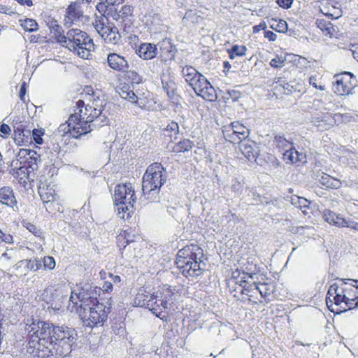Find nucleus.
<instances>
[{
	"mask_svg": "<svg viewBox=\"0 0 358 358\" xmlns=\"http://www.w3.org/2000/svg\"><path fill=\"white\" fill-rule=\"evenodd\" d=\"M26 330L31 337L29 344L34 348L37 343L38 350L47 357L67 356L78 337L74 329L33 319L26 324Z\"/></svg>",
	"mask_w": 358,
	"mask_h": 358,
	"instance_id": "1",
	"label": "nucleus"
},
{
	"mask_svg": "<svg viewBox=\"0 0 358 358\" xmlns=\"http://www.w3.org/2000/svg\"><path fill=\"white\" fill-rule=\"evenodd\" d=\"M85 103L83 100H78L76 102L77 109L78 112L75 111L74 114H71L66 123L62 124L59 129V131L66 133V129H68L66 133L72 138H78L82 135H85L92 130V127H99L102 124L100 122H96V117H94V110L87 103L85 106V110H83Z\"/></svg>",
	"mask_w": 358,
	"mask_h": 358,
	"instance_id": "2",
	"label": "nucleus"
},
{
	"mask_svg": "<svg viewBox=\"0 0 358 358\" xmlns=\"http://www.w3.org/2000/svg\"><path fill=\"white\" fill-rule=\"evenodd\" d=\"M202 252L197 245L186 246L178 252L176 264L184 276L192 280L203 273L202 264H205L198 257L203 255Z\"/></svg>",
	"mask_w": 358,
	"mask_h": 358,
	"instance_id": "3",
	"label": "nucleus"
},
{
	"mask_svg": "<svg viewBox=\"0 0 358 358\" xmlns=\"http://www.w3.org/2000/svg\"><path fill=\"white\" fill-rule=\"evenodd\" d=\"M166 178V170L161 164L155 162L147 168L142 181V192L146 200L153 202L159 199V189Z\"/></svg>",
	"mask_w": 358,
	"mask_h": 358,
	"instance_id": "4",
	"label": "nucleus"
},
{
	"mask_svg": "<svg viewBox=\"0 0 358 358\" xmlns=\"http://www.w3.org/2000/svg\"><path fill=\"white\" fill-rule=\"evenodd\" d=\"M182 73L196 95L208 101H213L217 99V94L213 87L205 76L193 66H185L182 68Z\"/></svg>",
	"mask_w": 358,
	"mask_h": 358,
	"instance_id": "5",
	"label": "nucleus"
},
{
	"mask_svg": "<svg viewBox=\"0 0 358 358\" xmlns=\"http://www.w3.org/2000/svg\"><path fill=\"white\" fill-rule=\"evenodd\" d=\"M63 46L76 52L80 58L89 59L94 49L92 39L87 34L78 29L69 30Z\"/></svg>",
	"mask_w": 358,
	"mask_h": 358,
	"instance_id": "6",
	"label": "nucleus"
},
{
	"mask_svg": "<svg viewBox=\"0 0 358 358\" xmlns=\"http://www.w3.org/2000/svg\"><path fill=\"white\" fill-rule=\"evenodd\" d=\"M110 307L103 303H96L94 305L89 306L87 310H80V316L83 320V324L86 327L93 328L94 327L103 326L108 319L110 313Z\"/></svg>",
	"mask_w": 358,
	"mask_h": 358,
	"instance_id": "7",
	"label": "nucleus"
},
{
	"mask_svg": "<svg viewBox=\"0 0 358 358\" xmlns=\"http://www.w3.org/2000/svg\"><path fill=\"white\" fill-rule=\"evenodd\" d=\"M174 293L169 288H162L154 293L153 301H156L155 306L149 307V310L157 317L162 320H167V315L163 310L170 309L173 304V296Z\"/></svg>",
	"mask_w": 358,
	"mask_h": 358,
	"instance_id": "8",
	"label": "nucleus"
},
{
	"mask_svg": "<svg viewBox=\"0 0 358 358\" xmlns=\"http://www.w3.org/2000/svg\"><path fill=\"white\" fill-rule=\"evenodd\" d=\"M333 83L334 92L340 96L352 94L353 89L357 86L355 76L348 71H344L334 76Z\"/></svg>",
	"mask_w": 358,
	"mask_h": 358,
	"instance_id": "9",
	"label": "nucleus"
},
{
	"mask_svg": "<svg viewBox=\"0 0 358 358\" xmlns=\"http://www.w3.org/2000/svg\"><path fill=\"white\" fill-rule=\"evenodd\" d=\"M97 295V287L92 285L85 284L83 285L78 294L76 298L80 302V308L81 310H87V307L91 305H94L98 302Z\"/></svg>",
	"mask_w": 358,
	"mask_h": 358,
	"instance_id": "10",
	"label": "nucleus"
},
{
	"mask_svg": "<svg viewBox=\"0 0 358 358\" xmlns=\"http://www.w3.org/2000/svg\"><path fill=\"white\" fill-rule=\"evenodd\" d=\"M88 4H84L80 1L72 2L66 10L64 17V26L70 27L75 22L80 20L83 17L84 10Z\"/></svg>",
	"mask_w": 358,
	"mask_h": 358,
	"instance_id": "11",
	"label": "nucleus"
},
{
	"mask_svg": "<svg viewBox=\"0 0 358 358\" xmlns=\"http://www.w3.org/2000/svg\"><path fill=\"white\" fill-rule=\"evenodd\" d=\"M353 285L348 282L345 290V294L340 299L342 300L341 306L345 311L352 309L358 306V282Z\"/></svg>",
	"mask_w": 358,
	"mask_h": 358,
	"instance_id": "12",
	"label": "nucleus"
},
{
	"mask_svg": "<svg viewBox=\"0 0 358 358\" xmlns=\"http://www.w3.org/2000/svg\"><path fill=\"white\" fill-rule=\"evenodd\" d=\"M136 202V196L131 183L120 184L115 186L114 193V203Z\"/></svg>",
	"mask_w": 358,
	"mask_h": 358,
	"instance_id": "13",
	"label": "nucleus"
},
{
	"mask_svg": "<svg viewBox=\"0 0 358 358\" xmlns=\"http://www.w3.org/2000/svg\"><path fill=\"white\" fill-rule=\"evenodd\" d=\"M93 99L90 100V107L94 110V117H96V122H100L103 125L107 124L108 120L105 113L103 114V111L106 106L107 101L104 96H100L96 95L94 93L92 94Z\"/></svg>",
	"mask_w": 358,
	"mask_h": 358,
	"instance_id": "14",
	"label": "nucleus"
},
{
	"mask_svg": "<svg viewBox=\"0 0 358 358\" xmlns=\"http://www.w3.org/2000/svg\"><path fill=\"white\" fill-rule=\"evenodd\" d=\"M239 149L241 153L250 162L255 161L259 152L257 143L250 139L241 141Z\"/></svg>",
	"mask_w": 358,
	"mask_h": 358,
	"instance_id": "15",
	"label": "nucleus"
},
{
	"mask_svg": "<svg viewBox=\"0 0 358 358\" xmlns=\"http://www.w3.org/2000/svg\"><path fill=\"white\" fill-rule=\"evenodd\" d=\"M338 282L334 283L331 285V290L334 291L336 295H334V303L336 306H342V300H340L339 298L342 297L345 294L344 289L346 288L348 282H352L355 283H357V280L352 279H345V278H336Z\"/></svg>",
	"mask_w": 358,
	"mask_h": 358,
	"instance_id": "16",
	"label": "nucleus"
},
{
	"mask_svg": "<svg viewBox=\"0 0 358 358\" xmlns=\"http://www.w3.org/2000/svg\"><path fill=\"white\" fill-rule=\"evenodd\" d=\"M108 66L114 71L125 72L129 68L127 60L117 53H109L107 57Z\"/></svg>",
	"mask_w": 358,
	"mask_h": 358,
	"instance_id": "17",
	"label": "nucleus"
},
{
	"mask_svg": "<svg viewBox=\"0 0 358 358\" xmlns=\"http://www.w3.org/2000/svg\"><path fill=\"white\" fill-rule=\"evenodd\" d=\"M47 292L50 294V303L51 306H54V308L59 309L62 307V304L67 300L66 292L62 287L57 289H48Z\"/></svg>",
	"mask_w": 358,
	"mask_h": 358,
	"instance_id": "18",
	"label": "nucleus"
},
{
	"mask_svg": "<svg viewBox=\"0 0 358 358\" xmlns=\"http://www.w3.org/2000/svg\"><path fill=\"white\" fill-rule=\"evenodd\" d=\"M157 46L150 43H141L136 49V54L143 59L148 60L153 59L157 55Z\"/></svg>",
	"mask_w": 358,
	"mask_h": 358,
	"instance_id": "19",
	"label": "nucleus"
},
{
	"mask_svg": "<svg viewBox=\"0 0 358 358\" xmlns=\"http://www.w3.org/2000/svg\"><path fill=\"white\" fill-rule=\"evenodd\" d=\"M0 203L17 209V201L10 187H3L0 189Z\"/></svg>",
	"mask_w": 358,
	"mask_h": 358,
	"instance_id": "20",
	"label": "nucleus"
},
{
	"mask_svg": "<svg viewBox=\"0 0 358 358\" xmlns=\"http://www.w3.org/2000/svg\"><path fill=\"white\" fill-rule=\"evenodd\" d=\"M154 293L139 292L134 300V303L136 306L145 307L149 309V307L155 306L156 303V301L152 299Z\"/></svg>",
	"mask_w": 358,
	"mask_h": 358,
	"instance_id": "21",
	"label": "nucleus"
},
{
	"mask_svg": "<svg viewBox=\"0 0 358 358\" xmlns=\"http://www.w3.org/2000/svg\"><path fill=\"white\" fill-rule=\"evenodd\" d=\"M322 217L329 224L336 225L338 227H344L345 224H346V219L329 209L324 210Z\"/></svg>",
	"mask_w": 358,
	"mask_h": 358,
	"instance_id": "22",
	"label": "nucleus"
},
{
	"mask_svg": "<svg viewBox=\"0 0 358 358\" xmlns=\"http://www.w3.org/2000/svg\"><path fill=\"white\" fill-rule=\"evenodd\" d=\"M68 131V129H66V132ZM63 134H56L52 141V147H48V149L50 150V152L47 155V159L50 161V162H52L55 158L57 157V155L60 152L61 150V146L59 143V141L61 140L62 136H69V137H71L69 135V133H64L62 131Z\"/></svg>",
	"mask_w": 358,
	"mask_h": 358,
	"instance_id": "23",
	"label": "nucleus"
},
{
	"mask_svg": "<svg viewBox=\"0 0 358 358\" xmlns=\"http://www.w3.org/2000/svg\"><path fill=\"white\" fill-rule=\"evenodd\" d=\"M27 155L29 156V166L34 171L38 169V164L42 160L47 159L48 152L41 153L32 150H26Z\"/></svg>",
	"mask_w": 358,
	"mask_h": 358,
	"instance_id": "24",
	"label": "nucleus"
},
{
	"mask_svg": "<svg viewBox=\"0 0 358 358\" xmlns=\"http://www.w3.org/2000/svg\"><path fill=\"white\" fill-rule=\"evenodd\" d=\"M132 201L128 202L115 203L117 214L124 220L131 217V214L134 212V203Z\"/></svg>",
	"mask_w": 358,
	"mask_h": 358,
	"instance_id": "25",
	"label": "nucleus"
},
{
	"mask_svg": "<svg viewBox=\"0 0 358 358\" xmlns=\"http://www.w3.org/2000/svg\"><path fill=\"white\" fill-rule=\"evenodd\" d=\"M50 29L52 37L56 39L57 43H61L63 45L66 38V36L62 34V27L57 24V21H54L51 22Z\"/></svg>",
	"mask_w": 358,
	"mask_h": 358,
	"instance_id": "26",
	"label": "nucleus"
},
{
	"mask_svg": "<svg viewBox=\"0 0 358 358\" xmlns=\"http://www.w3.org/2000/svg\"><path fill=\"white\" fill-rule=\"evenodd\" d=\"M102 38L106 43L116 45L120 42L121 36L119 34L118 29L116 27H110L109 30L106 32Z\"/></svg>",
	"mask_w": 358,
	"mask_h": 358,
	"instance_id": "27",
	"label": "nucleus"
},
{
	"mask_svg": "<svg viewBox=\"0 0 358 358\" xmlns=\"http://www.w3.org/2000/svg\"><path fill=\"white\" fill-rule=\"evenodd\" d=\"M163 134L165 136H169L171 141L173 139H177V136L179 134V126L177 122L172 121L167 124L166 128L163 130Z\"/></svg>",
	"mask_w": 358,
	"mask_h": 358,
	"instance_id": "28",
	"label": "nucleus"
},
{
	"mask_svg": "<svg viewBox=\"0 0 358 358\" xmlns=\"http://www.w3.org/2000/svg\"><path fill=\"white\" fill-rule=\"evenodd\" d=\"M194 146V143L189 139H183L176 143L173 148V152H188L192 149Z\"/></svg>",
	"mask_w": 358,
	"mask_h": 358,
	"instance_id": "29",
	"label": "nucleus"
},
{
	"mask_svg": "<svg viewBox=\"0 0 358 358\" xmlns=\"http://www.w3.org/2000/svg\"><path fill=\"white\" fill-rule=\"evenodd\" d=\"M270 27L280 33H285L287 31V24L286 21L281 19L272 18L268 21Z\"/></svg>",
	"mask_w": 358,
	"mask_h": 358,
	"instance_id": "30",
	"label": "nucleus"
},
{
	"mask_svg": "<svg viewBox=\"0 0 358 358\" xmlns=\"http://www.w3.org/2000/svg\"><path fill=\"white\" fill-rule=\"evenodd\" d=\"M231 127L233 128L234 132H235L239 137V140L243 141L247 140L249 132L248 130L242 124L238 122H234L231 123Z\"/></svg>",
	"mask_w": 358,
	"mask_h": 358,
	"instance_id": "31",
	"label": "nucleus"
},
{
	"mask_svg": "<svg viewBox=\"0 0 358 358\" xmlns=\"http://www.w3.org/2000/svg\"><path fill=\"white\" fill-rule=\"evenodd\" d=\"M234 130H233V128L231 127V125L224 127V129H222L224 138L226 141L230 143H240L241 141L239 140V137L235 132H234Z\"/></svg>",
	"mask_w": 358,
	"mask_h": 358,
	"instance_id": "32",
	"label": "nucleus"
},
{
	"mask_svg": "<svg viewBox=\"0 0 358 358\" xmlns=\"http://www.w3.org/2000/svg\"><path fill=\"white\" fill-rule=\"evenodd\" d=\"M247 48L245 45H234L230 49L227 50L229 57L231 59H235L236 57H241L245 55Z\"/></svg>",
	"mask_w": 358,
	"mask_h": 358,
	"instance_id": "33",
	"label": "nucleus"
},
{
	"mask_svg": "<svg viewBox=\"0 0 358 358\" xmlns=\"http://www.w3.org/2000/svg\"><path fill=\"white\" fill-rule=\"evenodd\" d=\"M133 12V8L131 6L129 5H124L122 6L121 9L118 11L114 13L113 17L114 20L118 21L119 20H124L125 17H127L128 16L131 15Z\"/></svg>",
	"mask_w": 358,
	"mask_h": 358,
	"instance_id": "34",
	"label": "nucleus"
},
{
	"mask_svg": "<svg viewBox=\"0 0 358 358\" xmlns=\"http://www.w3.org/2000/svg\"><path fill=\"white\" fill-rule=\"evenodd\" d=\"M322 185L327 188H338L340 186V182L331 177L329 175L325 174L322 176L320 180Z\"/></svg>",
	"mask_w": 358,
	"mask_h": 358,
	"instance_id": "35",
	"label": "nucleus"
},
{
	"mask_svg": "<svg viewBox=\"0 0 358 358\" xmlns=\"http://www.w3.org/2000/svg\"><path fill=\"white\" fill-rule=\"evenodd\" d=\"M255 289H257L262 297H266L273 292V287L268 283L253 282Z\"/></svg>",
	"mask_w": 358,
	"mask_h": 358,
	"instance_id": "36",
	"label": "nucleus"
},
{
	"mask_svg": "<svg viewBox=\"0 0 358 358\" xmlns=\"http://www.w3.org/2000/svg\"><path fill=\"white\" fill-rule=\"evenodd\" d=\"M273 142L277 148L280 150H285V151L292 146V143L288 140L280 135H277L274 137Z\"/></svg>",
	"mask_w": 358,
	"mask_h": 358,
	"instance_id": "37",
	"label": "nucleus"
},
{
	"mask_svg": "<svg viewBox=\"0 0 358 358\" xmlns=\"http://www.w3.org/2000/svg\"><path fill=\"white\" fill-rule=\"evenodd\" d=\"M20 25L27 31L33 32L38 29V24L35 20L27 18L24 20H20Z\"/></svg>",
	"mask_w": 358,
	"mask_h": 358,
	"instance_id": "38",
	"label": "nucleus"
},
{
	"mask_svg": "<svg viewBox=\"0 0 358 358\" xmlns=\"http://www.w3.org/2000/svg\"><path fill=\"white\" fill-rule=\"evenodd\" d=\"M296 149L292 148V146L289 149H287L282 153L283 160L286 164H293L296 163V158L295 157Z\"/></svg>",
	"mask_w": 358,
	"mask_h": 358,
	"instance_id": "39",
	"label": "nucleus"
},
{
	"mask_svg": "<svg viewBox=\"0 0 358 358\" xmlns=\"http://www.w3.org/2000/svg\"><path fill=\"white\" fill-rule=\"evenodd\" d=\"M14 252L13 249L7 250L0 257V262L2 264L10 265L13 263Z\"/></svg>",
	"mask_w": 358,
	"mask_h": 358,
	"instance_id": "40",
	"label": "nucleus"
},
{
	"mask_svg": "<svg viewBox=\"0 0 358 358\" xmlns=\"http://www.w3.org/2000/svg\"><path fill=\"white\" fill-rule=\"evenodd\" d=\"M26 265L25 267L29 271H36L40 269L42 266V264L41 261L38 259H29L25 260Z\"/></svg>",
	"mask_w": 358,
	"mask_h": 358,
	"instance_id": "41",
	"label": "nucleus"
},
{
	"mask_svg": "<svg viewBox=\"0 0 358 358\" xmlns=\"http://www.w3.org/2000/svg\"><path fill=\"white\" fill-rule=\"evenodd\" d=\"M94 29L97 33L103 38L110 27L105 26L103 19L96 20L94 23Z\"/></svg>",
	"mask_w": 358,
	"mask_h": 358,
	"instance_id": "42",
	"label": "nucleus"
},
{
	"mask_svg": "<svg viewBox=\"0 0 358 358\" xmlns=\"http://www.w3.org/2000/svg\"><path fill=\"white\" fill-rule=\"evenodd\" d=\"M126 72V78L128 80H130L132 83L138 84L141 81V78L138 75V73H136L134 71H127Z\"/></svg>",
	"mask_w": 358,
	"mask_h": 358,
	"instance_id": "43",
	"label": "nucleus"
},
{
	"mask_svg": "<svg viewBox=\"0 0 358 358\" xmlns=\"http://www.w3.org/2000/svg\"><path fill=\"white\" fill-rule=\"evenodd\" d=\"M43 265L45 269L52 270L55 267V260L52 257L46 256L43 259Z\"/></svg>",
	"mask_w": 358,
	"mask_h": 358,
	"instance_id": "44",
	"label": "nucleus"
},
{
	"mask_svg": "<svg viewBox=\"0 0 358 358\" xmlns=\"http://www.w3.org/2000/svg\"><path fill=\"white\" fill-rule=\"evenodd\" d=\"M285 63V59L282 57L276 56L273 59H272L270 62V65L275 69L282 68L284 66Z\"/></svg>",
	"mask_w": 358,
	"mask_h": 358,
	"instance_id": "45",
	"label": "nucleus"
},
{
	"mask_svg": "<svg viewBox=\"0 0 358 358\" xmlns=\"http://www.w3.org/2000/svg\"><path fill=\"white\" fill-rule=\"evenodd\" d=\"M124 241V243L129 244L130 243H132L134 241L133 239L130 238V236L126 234L125 231H124L123 234H120L117 237V242L118 247H121L122 242Z\"/></svg>",
	"mask_w": 358,
	"mask_h": 358,
	"instance_id": "46",
	"label": "nucleus"
},
{
	"mask_svg": "<svg viewBox=\"0 0 358 358\" xmlns=\"http://www.w3.org/2000/svg\"><path fill=\"white\" fill-rule=\"evenodd\" d=\"M44 134V131L42 129H34L32 131V138L37 144H41L43 143L42 136Z\"/></svg>",
	"mask_w": 358,
	"mask_h": 358,
	"instance_id": "47",
	"label": "nucleus"
},
{
	"mask_svg": "<svg viewBox=\"0 0 358 358\" xmlns=\"http://www.w3.org/2000/svg\"><path fill=\"white\" fill-rule=\"evenodd\" d=\"M173 86V83H171L170 84L166 83V85L163 84V89L170 99H173L175 96V88Z\"/></svg>",
	"mask_w": 358,
	"mask_h": 358,
	"instance_id": "48",
	"label": "nucleus"
},
{
	"mask_svg": "<svg viewBox=\"0 0 358 358\" xmlns=\"http://www.w3.org/2000/svg\"><path fill=\"white\" fill-rule=\"evenodd\" d=\"M43 191H44L43 189H41V188L39 189L38 192L41 196V198L43 201V203H49L50 202H51V201L53 200L54 196L51 193L49 194L47 192H43Z\"/></svg>",
	"mask_w": 358,
	"mask_h": 358,
	"instance_id": "49",
	"label": "nucleus"
},
{
	"mask_svg": "<svg viewBox=\"0 0 358 358\" xmlns=\"http://www.w3.org/2000/svg\"><path fill=\"white\" fill-rule=\"evenodd\" d=\"M24 226L29 231H30L31 233L34 234L36 236H41V230L39 228H38L36 226H35L34 224L28 222V223H26V224Z\"/></svg>",
	"mask_w": 358,
	"mask_h": 358,
	"instance_id": "50",
	"label": "nucleus"
},
{
	"mask_svg": "<svg viewBox=\"0 0 358 358\" xmlns=\"http://www.w3.org/2000/svg\"><path fill=\"white\" fill-rule=\"evenodd\" d=\"M240 285L243 287L241 293L247 295H248V292H250L252 286H254V285H249L245 280H241Z\"/></svg>",
	"mask_w": 358,
	"mask_h": 358,
	"instance_id": "51",
	"label": "nucleus"
},
{
	"mask_svg": "<svg viewBox=\"0 0 358 358\" xmlns=\"http://www.w3.org/2000/svg\"><path fill=\"white\" fill-rule=\"evenodd\" d=\"M127 100L131 103H136L139 107H143L141 103L138 102V97L132 90H129L128 92Z\"/></svg>",
	"mask_w": 358,
	"mask_h": 358,
	"instance_id": "52",
	"label": "nucleus"
},
{
	"mask_svg": "<svg viewBox=\"0 0 358 358\" xmlns=\"http://www.w3.org/2000/svg\"><path fill=\"white\" fill-rule=\"evenodd\" d=\"M276 2L279 6L287 9L291 7L293 0H276Z\"/></svg>",
	"mask_w": 358,
	"mask_h": 358,
	"instance_id": "53",
	"label": "nucleus"
},
{
	"mask_svg": "<svg viewBox=\"0 0 358 358\" xmlns=\"http://www.w3.org/2000/svg\"><path fill=\"white\" fill-rule=\"evenodd\" d=\"M108 7V4L106 3L105 2H103V1H100L99 2L96 6V10L101 14V15H104V13H106V8Z\"/></svg>",
	"mask_w": 358,
	"mask_h": 358,
	"instance_id": "54",
	"label": "nucleus"
},
{
	"mask_svg": "<svg viewBox=\"0 0 358 358\" xmlns=\"http://www.w3.org/2000/svg\"><path fill=\"white\" fill-rule=\"evenodd\" d=\"M350 50L352 52L354 58L358 62V43L350 44L349 45Z\"/></svg>",
	"mask_w": 358,
	"mask_h": 358,
	"instance_id": "55",
	"label": "nucleus"
},
{
	"mask_svg": "<svg viewBox=\"0 0 358 358\" xmlns=\"http://www.w3.org/2000/svg\"><path fill=\"white\" fill-rule=\"evenodd\" d=\"M344 227L351 228L355 231H358V222H355L352 220H347L346 224H345Z\"/></svg>",
	"mask_w": 358,
	"mask_h": 358,
	"instance_id": "56",
	"label": "nucleus"
},
{
	"mask_svg": "<svg viewBox=\"0 0 358 358\" xmlns=\"http://www.w3.org/2000/svg\"><path fill=\"white\" fill-rule=\"evenodd\" d=\"M309 83H310V85L313 86L315 88L319 89L320 90H325L324 85H317V79L315 77H313V76L310 77V78H309Z\"/></svg>",
	"mask_w": 358,
	"mask_h": 358,
	"instance_id": "57",
	"label": "nucleus"
},
{
	"mask_svg": "<svg viewBox=\"0 0 358 358\" xmlns=\"http://www.w3.org/2000/svg\"><path fill=\"white\" fill-rule=\"evenodd\" d=\"M129 86H123L119 92L120 96L122 99L127 100L128 92H129Z\"/></svg>",
	"mask_w": 358,
	"mask_h": 358,
	"instance_id": "58",
	"label": "nucleus"
},
{
	"mask_svg": "<svg viewBox=\"0 0 358 358\" xmlns=\"http://www.w3.org/2000/svg\"><path fill=\"white\" fill-rule=\"evenodd\" d=\"M295 157L296 158V162L303 163L306 162V155L303 152H299L296 150Z\"/></svg>",
	"mask_w": 358,
	"mask_h": 358,
	"instance_id": "59",
	"label": "nucleus"
},
{
	"mask_svg": "<svg viewBox=\"0 0 358 358\" xmlns=\"http://www.w3.org/2000/svg\"><path fill=\"white\" fill-rule=\"evenodd\" d=\"M264 36L270 41H275L277 38V35L271 31H266L264 32Z\"/></svg>",
	"mask_w": 358,
	"mask_h": 358,
	"instance_id": "60",
	"label": "nucleus"
},
{
	"mask_svg": "<svg viewBox=\"0 0 358 358\" xmlns=\"http://www.w3.org/2000/svg\"><path fill=\"white\" fill-rule=\"evenodd\" d=\"M321 122H329L328 127L332 126L334 122L332 117L329 113H326L325 115H324L322 119L321 120Z\"/></svg>",
	"mask_w": 358,
	"mask_h": 358,
	"instance_id": "61",
	"label": "nucleus"
},
{
	"mask_svg": "<svg viewBox=\"0 0 358 358\" xmlns=\"http://www.w3.org/2000/svg\"><path fill=\"white\" fill-rule=\"evenodd\" d=\"M334 295H336L334 292V291H331V286L329 287V289H328V292H327V298H326V301H327V304L328 305L329 303H334Z\"/></svg>",
	"mask_w": 358,
	"mask_h": 358,
	"instance_id": "62",
	"label": "nucleus"
},
{
	"mask_svg": "<svg viewBox=\"0 0 358 358\" xmlns=\"http://www.w3.org/2000/svg\"><path fill=\"white\" fill-rule=\"evenodd\" d=\"M0 131L5 135H9L11 129L8 124H3L0 126Z\"/></svg>",
	"mask_w": 358,
	"mask_h": 358,
	"instance_id": "63",
	"label": "nucleus"
},
{
	"mask_svg": "<svg viewBox=\"0 0 358 358\" xmlns=\"http://www.w3.org/2000/svg\"><path fill=\"white\" fill-rule=\"evenodd\" d=\"M247 269V272L246 273H244V274H247L248 275L249 278H252V279H256L257 278V273L255 272L256 271V266H255V270L252 271L251 268H246Z\"/></svg>",
	"mask_w": 358,
	"mask_h": 358,
	"instance_id": "64",
	"label": "nucleus"
}]
</instances>
